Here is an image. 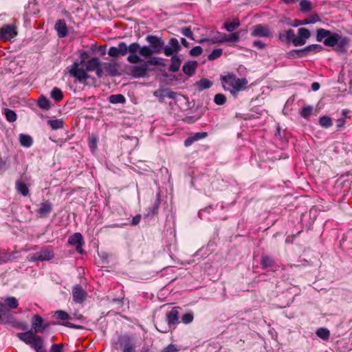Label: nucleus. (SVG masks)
Segmentation results:
<instances>
[{
  "label": "nucleus",
  "mask_w": 352,
  "mask_h": 352,
  "mask_svg": "<svg viewBox=\"0 0 352 352\" xmlns=\"http://www.w3.org/2000/svg\"><path fill=\"white\" fill-rule=\"evenodd\" d=\"M87 56L86 52H81L80 61L79 63L76 61L67 68L69 75L75 77L80 82H85L89 78L88 72H96L99 78L102 75L100 60L96 57H93L87 60L85 63V69L83 68Z\"/></svg>",
  "instance_id": "f257e3e1"
},
{
  "label": "nucleus",
  "mask_w": 352,
  "mask_h": 352,
  "mask_svg": "<svg viewBox=\"0 0 352 352\" xmlns=\"http://www.w3.org/2000/svg\"><path fill=\"white\" fill-rule=\"evenodd\" d=\"M316 41L323 42L325 46L334 47L338 54L345 53L350 43L349 38L324 28L316 30Z\"/></svg>",
  "instance_id": "f03ea898"
},
{
  "label": "nucleus",
  "mask_w": 352,
  "mask_h": 352,
  "mask_svg": "<svg viewBox=\"0 0 352 352\" xmlns=\"http://www.w3.org/2000/svg\"><path fill=\"white\" fill-rule=\"evenodd\" d=\"M146 41L149 43V46H140L138 43H132L130 50L131 52H139L140 55L144 57H150L153 54H160L162 52L164 42L161 37L155 35H148Z\"/></svg>",
  "instance_id": "7ed1b4c3"
},
{
  "label": "nucleus",
  "mask_w": 352,
  "mask_h": 352,
  "mask_svg": "<svg viewBox=\"0 0 352 352\" xmlns=\"http://www.w3.org/2000/svg\"><path fill=\"white\" fill-rule=\"evenodd\" d=\"M220 79L224 89L229 91L234 97L236 96L239 91L245 88L248 82L245 78H239L233 74L221 76Z\"/></svg>",
  "instance_id": "20e7f679"
},
{
  "label": "nucleus",
  "mask_w": 352,
  "mask_h": 352,
  "mask_svg": "<svg viewBox=\"0 0 352 352\" xmlns=\"http://www.w3.org/2000/svg\"><path fill=\"white\" fill-rule=\"evenodd\" d=\"M19 306L18 300L14 296H8L0 301V322L8 323L13 320L12 309Z\"/></svg>",
  "instance_id": "39448f33"
},
{
  "label": "nucleus",
  "mask_w": 352,
  "mask_h": 352,
  "mask_svg": "<svg viewBox=\"0 0 352 352\" xmlns=\"http://www.w3.org/2000/svg\"><path fill=\"white\" fill-rule=\"evenodd\" d=\"M131 43L127 46L124 42H120L117 47H111L109 49L108 54L112 57H118L125 56L129 52V55L127 57V60L130 63H138L141 61L140 57L136 54L137 52H131Z\"/></svg>",
  "instance_id": "423d86ee"
},
{
  "label": "nucleus",
  "mask_w": 352,
  "mask_h": 352,
  "mask_svg": "<svg viewBox=\"0 0 352 352\" xmlns=\"http://www.w3.org/2000/svg\"><path fill=\"white\" fill-rule=\"evenodd\" d=\"M17 36V27L15 23L3 25L0 28V40L10 41Z\"/></svg>",
  "instance_id": "0eeeda50"
},
{
  "label": "nucleus",
  "mask_w": 352,
  "mask_h": 352,
  "mask_svg": "<svg viewBox=\"0 0 352 352\" xmlns=\"http://www.w3.org/2000/svg\"><path fill=\"white\" fill-rule=\"evenodd\" d=\"M54 256V254L52 249L45 248L28 256V261L31 262L49 261Z\"/></svg>",
  "instance_id": "6e6552de"
},
{
  "label": "nucleus",
  "mask_w": 352,
  "mask_h": 352,
  "mask_svg": "<svg viewBox=\"0 0 352 352\" xmlns=\"http://www.w3.org/2000/svg\"><path fill=\"white\" fill-rule=\"evenodd\" d=\"M311 36L310 31L305 28H300L298 30V34L294 36L293 45L296 47L301 46L307 43V39Z\"/></svg>",
  "instance_id": "1a4fd4ad"
},
{
  "label": "nucleus",
  "mask_w": 352,
  "mask_h": 352,
  "mask_svg": "<svg viewBox=\"0 0 352 352\" xmlns=\"http://www.w3.org/2000/svg\"><path fill=\"white\" fill-rule=\"evenodd\" d=\"M181 50V46L176 38H171L167 45L164 46L162 52L166 56H172L178 53Z\"/></svg>",
  "instance_id": "9d476101"
},
{
  "label": "nucleus",
  "mask_w": 352,
  "mask_h": 352,
  "mask_svg": "<svg viewBox=\"0 0 352 352\" xmlns=\"http://www.w3.org/2000/svg\"><path fill=\"white\" fill-rule=\"evenodd\" d=\"M272 31L267 25L257 24L254 26L251 35L254 37L270 38L272 36Z\"/></svg>",
  "instance_id": "9b49d317"
},
{
  "label": "nucleus",
  "mask_w": 352,
  "mask_h": 352,
  "mask_svg": "<svg viewBox=\"0 0 352 352\" xmlns=\"http://www.w3.org/2000/svg\"><path fill=\"white\" fill-rule=\"evenodd\" d=\"M149 70V67H147L146 63L144 62L140 65L131 67L130 69V74L135 78H143L148 75Z\"/></svg>",
  "instance_id": "f8f14e48"
},
{
  "label": "nucleus",
  "mask_w": 352,
  "mask_h": 352,
  "mask_svg": "<svg viewBox=\"0 0 352 352\" xmlns=\"http://www.w3.org/2000/svg\"><path fill=\"white\" fill-rule=\"evenodd\" d=\"M87 297V292L80 285H76L72 289L73 300L76 303H82Z\"/></svg>",
  "instance_id": "ddd939ff"
},
{
  "label": "nucleus",
  "mask_w": 352,
  "mask_h": 352,
  "mask_svg": "<svg viewBox=\"0 0 352 352\" xmlns=\"http://www.w3.org/2000/svg\"><path fill=\"white\" fill-rule=\"evenodd\" d=\"M32 324L34 333H43L49 327L48 323H44L43 318L38 315H34L32 319Z\"/></svg>",
  "instance_id": "4468645a"
},
{
  "label": "nucleus",
  "mask_w": 352,
  "mask_h": 352,
  "mask_svg": "<svg viewBox=\"0 0 352 352\" xmlns=\"http://www.w3.org/2000/svg\"><path fill=\"white\" fill-rule=\"evenodd\" d=\"M52 211V204L49 200H45L41 203L38 208L36 210L38 216L41 218L47 217Z\"/></svg>",
  "instance_id": "2eb2a0df"
},
{
  "label": "nucleus",
  "mask_w": 352,
  "mask_h": 352,
  "mask_svg": "<svg viewBox=\"0 0 352 352\" xmlns=\"http://www.w3.org/2000/svg\"><path fill=\"white\" fill-rule=\"evenodd\" d=\"M261 265L262 269H267L274 267V272L276 271L278 266L276 265L275 261L270 256L263 255L261 258Z\"/></svg>",
  "instance_id": "dca6fc26"
},
{
  "label": "nucleus",
  "mask_w": 352,
  "mask_h": 352,
  "mask_svg": "<svg viewBox=\"0 0 352 352\" xmlns=\"http://www.w3.org/2000/svg\"><path fill=\"white\" fill-rule=\"evenodd\" d=\"M294 37V31L292 29H289L285 32L278 33V39L280 41L286 43H293Z\"/></svg>",
  "instance_id": "f3484780"
},
{
  "label": "nucleus",
  "mask_w": 352,
  "mask_h": 352,
  "mask_svg": "<svg viewBox=\"0 0 352 352\" xmlns=\"http://www.w3.org/2000/svg\"><path fill=\"white\" fill-rule=\"evenodd\" d=\"M121 346L122 347V352H135V344L128 336L122 338Z\"/></svg>",
  "instance_id": "a211bd4d"
},
{
  "label": "nucleus",
  "mask_w": 352,
  "mask_h": 352,
  "mask_svg": "<svg viewBox=\"0 0 352 352\" xmlns=\"http://www.w3.org/2000/svg\"><path fill=\"white\" fill-rule=\"evenodd\" d=\"M208 136L207 132H198L194 133L192 135L188 137L185 141H184V146L186 147L190 146L191 144H192L195 142L198 141L199 140L204 139Z\"/></svg>",
  "instance_id": "6ab92c4d"
},
{
  "label": "nucleus",
  "mask_w": 352,
  "mask_h": 352,
  "mask_svg": "<svg viewBox=\"0 0 352 352\" xmlns=\"http://www.w3.org/2000/svg\"><path fill=\"white\" fill-rule=\"evenodd\" d=\"M198 63L195 60H189L184 63L182 67V70L184 74L191 76L195 72L197 67Z\"/></svg>",
  "instance_id": "aec40b11"
},
{
  "label": "nucleus",
  "mask_w": 352,
  "mask_h": 352,
  "mask_svg": "<svg viewBox=\"0 0 352 352\" xmlns=\"http://www.w3.org/2000/svg\"><path fill=\"white\" fill-rule=\"evenodd\" d=\"M55 29L59 37L63 38L67 34V27L65 20L59 19L55 24Z\"/></svg>",
  "instance_id": "412c9836"
},
{
  "label": "nucleus",
  "mask_w": 352,
  "mask_h": 352,
  "mask_svg": "<svg viewBox=\"0 0 352 352\" xmlns=\"http://www.w3.org/2000/svg\"><path fill=\"white\" fill-rule=\"evenodd\" d=\"M17 337L28 344H30L34 342L36 335L34 334L32 331H28L24 333H17Z\"/></svg>",
  "instance_id": "4be33fe9"
},
{
  "label": "nucleus",
  "mask_w": 352,
  "mask_h": 352,
  "mask_svg": "<svg viewBox=\"0 0 352 352\" xmlns=\"http://www.w3.org/2000/svg\"><path fill=\"white\" fill-rule=\"evenodd\" d=\"M182 64V59L180 57L175 54L170 58V65L168 67V70L171 72H177L179 71Z\"/></svg>",
  "instance_id": "5701e85b"
},
{
  "label": "nucleus",
  "mask_w": 352,
  "mask_h": 352,
  "mask_svg": "<svg viewBox=\"0 0 352 352\" xmlns=\"http://www.w3.org/2000/svg\"><path fill=\"white\" fill-rule=\"evenodd\" d=\"M226 38V34L221 33L219 32H217L216 35L212 37L211 38H201L200 41H199V43H203L206 41H209L213 44L214 43H223L225 42Z\"/></svg>",
  "instance_id": "b1692460"
},
{
  "label": "nucleus",
  "mask_w": 352,
  "mask_h": 352,
  "mask_svg": "<svg viewBox=\"0 0 352 352\" xmlns=\"http://www.w3.org/2000/svg\"><path fill=\"white\" fill-rule=\"evenodd\" d=\"M178 308H172V309L166 314L168 324H175L178 323Z\"/></svg>",
  "instance_id": "393cba45"
},
{
  "label": "nucleus",
  "mask_w": 352,
  "mask_h": 352,
  "mask_svg": "<svg viewBox=\"0 0 352 352\" xmlns=\"http://www.w3.org/2000/svg\"><path fill=\"white\" fill-rule=\"evenodd\" d=\"M323 47L318 44H311L306 46L303 48L304 53L305 54V56H308L309 54H316L320 52L323 50Z\"/></svg>",
  "instance_id": "a878e982"
},
{
  "label": "nucleus",
  "mask_w": 352,
  "mask_h": 352,
  "mask_svg": "<svg viewBox=\"0 0 352 352\" xmlns=\"http://www.w3.org/2000/svg\"><path fill=\"white\" fill-rule=\"evenodd\" d=\"M32 347L35 350L36 352H46V350L43 346V340L41 337L36 336L34 342L31 344Z\"/></svg>",
  "instance_id": "bb28decb"
},
{
  "label": "nucleus",
  "mask_w": 352,
  "mask_h": 352,
  "mask_svg": "<svg viewBox=\"0 0 352 352\" xmlns=\"http://www.w3.org/2000/svg\"><path fill=\"white\" fill-rule=\"evenodd\" d=\"M15 188L19 193L24 197H26L29 195V189L28 186L20 180L16 181Z\"/></svg>",
  "instance_id": "cd10ccee"
},
{
  "label": "nucleus",
  "mask_w": 352,
  "mask_h": 352,
  "mask_svg": "<svg viewBox=\"0 0 352 352\" xmlns=\"http://www.w3.org/2000/svg\"><path fill=\"white\" fill-rule=\"evenodd\" d=\"M240 25L239 19L238 18H234L232 21H226L224 23V28L228 32H233Z\"/></svg>",
  "instance_id": "c85d7f7f"
},
{
  "label": "nucleus",
  "mask_w": 352,
  "mask_h": 352,
  "mask_svg": "<svg viewBox=\"0 0 352 352\" xmlns=\"http://www.w3.org/2000/svg\"><path fill=\"white\" fill-rule=\"evenodd\" d=\"M68 243L70 245H78L83 243V238L80 233L76 232L71 235L68 239Z\"/></svg>",
  "instance_id": "c756f323"
},
{
  "label": "nucleus",
  "mask_w": 352,
  "mask_h": 352,
  "mask_svg": "<svg viewBox=\"0 0 352 352\" xmlns=\"http://www.w3.org/2000/svg\"><path fill=\"white\" fill-rule=\"evenodd\" d=\"M19 141L21 146L24 147H30L33 143L32 138L29 135L21 134Z\"/></svg>",
  "instance_id": "7c9ffc66"
},
{
  "label": "nucleus",
  "mask_w": 352,
  "mask_h": 352,
  "mask_svg": "<svg viewBox=\"0 0 352 352\" xmlns=\"http://www.w3.org/2000/svg\"><path fill=\"white\" fill-rule=\"evenodd\" d=\"M305 56L303 49L294 50L288 52L286 54V57L288 58H296Z\"/></svg>",
  "instance_id": "2f4dec72"
},
{
  "label": "nucleus",
  "mask_w": 352,
  "mask_h": 352,
  "mask_svg": "<svg viewBox=\"0 0 352 352\" xmlns=\"http://www.w3.org/2000/svg\"><path fill=\"white\" fill-rule=\"evenodd\" d=\"M196 85L198 89L202 91L204 89L210 88L212 85V83L207 78H202L198 81Z\"/></svg>",
  "instance_id": "473e14b6"
},
{
  "label": "nucleus",
  "mask_w": 352,
  "mask_h": 352,
  "mask_svg": "<svg viewBox=\"0 0 352 352\" xmlns=\"http://www.w3.org/2000/svg\"><path fill=\"white\" fill-rule=\"evenodd\" d=\"M47 124L54 130L61 129L64 126V122L61 119L50 120L47 121Z\"/></svg>",
  "instance_id": "72a5a7b5"
},
{
  "label": "nucleus",
  "mask_w": 352,
  "mask_h": 352,
  "mask_svg": "<svg viewBox=\"0 0 352 352\" xmlns=\"http://www.w3.org/2000/svg\"><path fill=\"white\" fill-rule=\"evenodd\" d=\"M348 113L349 111L346 109H343L342 111V117L336 120V126L338 129L344 127V126L345 125L346 115Z\"/></svg>",
  "instance_id": "f704fd0d"
},
{
  "label": "nucleus",
  "mask_w": 352,
  "mask_h": 352,
  "mask_svg": "<svg viewBox=\"0 0 352 352\" xmlns=\"http://www.w3.org/2000/svg\"><path fill=\"white\" fill-rule=\"evenodd\" d=\"M316 334L320 338H321L324 340H327L329 339V338L330 336V331L327 329L322 327V328H319L316 331Z\"/></svg>",
  "instance_id": "c9c22d12"
},
{
  "label": "nucleus",
  "mask_w": 352,
  "mask_h": 352,
  "mask_svg": "<svg viewBox=\"0 0 352 352\" xmlns=\"http://www.w3.org/2000/svg\"><path fill=\"white\" fill-rule=\"evenodd\" d=\"M109 100L112 104H119V103H124L125 102V98L122 94H114L111 95L109 98Z\"/></svg>",
  "instance_id": "e433bc0d"
},
{
  "label": "nucleus",
  "mask_w": 352,
  "mask_h": 352,
  "mask_svg": "<svg viewBox=\"0 0 352 352\" xmlns=\"http://www.w3.org/2000/svg\"><path fill=\"white\" fill-rule=\"evenodd\" d=\"M172 92H166V90H157L154 92V96L162 101L165 97L172 98Z\"/></svg>",
  "instance_id": "4c0bfd02"
},
{
  "label": "nucleus",
  "mask_w": 352,
  "mask_h": 352,
  "mask_svg": "<svg viewBox=\"0 0 352 352\" xmlns=\"http://www.w3.org/2000/svg\"><path fill=\"white\" fill-rule=\"evenodd\" d=\"M51 97L56 101H60L63 98V94L60 89L54 87L51 91Z\"/></svg>",
  "instance_id": "58836bf2"
},
{
  "label": "nucleus",
  "mask_w": 352,
  "mask_h": 352,
  "mask_svg": "<svg viewBox=\"0 0 352 352\" xmlns=\"http://www.w3.org/2000/svg\"><path fill=\"white\" fill-rule=\"evenodd\" d=\"M148 58L149 59L145 61V63H146L147 67H148L149 65L158 66L162 65L161 58L151 56Z\"/></svg>",
  "instance_id": "ea45409f"
},
{
  "label": "nucleus",
  "mask_w": 352,
  "mask_h": 352,
  "mask_svg": "<svg viewBox=\"0 0 352 352\" xmlns=\"http://www.w3.org/2000/svg\"><path fill=\"white\" fill-rule=\"evenodd\" d=\"M319 124L324 128H329L332 125L331 118L329 116H323L319 118Z\"/></svg>",
  "instance_id": "a19ab883"
},
{
  "label": "nucleus",
  "mask_w": 352,
  "mask_h": 352,
  "mask_svg": "<svg viewBox=\"0 0 352 352\" xmlns=\"http://www.w3.org/2000/svg\"><path fill=\"white\" fill-rule=\"evenodd\" d=\"M300 9L302 12H309L311 8V3L308 0H302L299 3Z\"/></svg>",
  "instance_id": "79ce46f5"
},
{
  "label": "nucleus",
  "mask_w": 352,
  "mask_h": 352,
  "mask_svg": "<svg viewBox=\"0 0 352 352\" xmlns=\"http://www.w3.org/2000/svg\"><path fill=\"white\" fill-rule=\"evenodd\" d=\"M240 38V32H236L232 33L230 35L226 34L225 42H231V43H236L239 41Z\"/></svg>",
  "instance_id": "37998d69"
},
{
  "label": "nucleus",
  "mask_w": 352,
  "mask_h": 352,
  "mask_svg": "<svg viewBox=\"0 0 352 352\" xmlns=\"http://www.w3.org/2000/svg\"><path fill=\"white\" fill-rule=\"evenodd\" d=\"M223 54V50L221 48H217L213 50L211 53H210L208 56V59L209 60H214L219 57H220Z\"/></svg>",
  "instance_id": "c03bdc74"
},
{
  "label": "nucleus",
  "mask_w": 352,
  "mask_h": 352,
  "mask_svg": "<svg viewBox=\"0 0 352 352\" xmlns=\"http://www.w3.org/2000/svg\"><path fill=\"white\" fill-rule=\"evenodd\" d=\"M312 111H313V107L311 106H309V105L304 106L301 109V110L300 111V114L302 118H307L311 114Z\"/></svg>",
  "instance_id": "a18cd8bd"
},
{
  "label": "nucleus",
  "mask_w": 352,
  "mask_h": 352,
  "mask_svg": "<svg viewBox=\"0 0 352 352\" xmlns=\"http://www.w3.org/2000/svg\"><path fill=\"white\" fill-rule=\"evenodd\" d=\"M5 116L7 120L10 122H14L17 118L16 113L14 111L8 109L5 110Z\"/></svg>",
  "instance_id": "49530a36"
},
{
  "label": "nucleus",
  "mask_w": 352,
  "mask_h": 352,
  "mask_svg": "<svg viewBox=\"0 0 352 352\" xmlns=\"http://www.w3.org/2000/svg\"><path fill=\"white\" fill-rule=\"evenodd\" d=\"M38 105L43 109H47L50 108V101L45 97H40L38 100Z\"/></svg>",
  "instance_id": "de8ad7c7"
},
{
  "label": "nucleus",
  "mask_w": 352,
  "mask_h": 352,
  "mask_svg": "<svg viewBox=\"0 0 352 352\" xmlns=\"http://www.w3.org/2000/svg\"><path fill=\"white\" fill-rule=\"evenodd\" d=\"M54 316L60 320H66L70 319L69 315L65 311L58 310L54 312Z\"/></svg>",
  "instance_id": "09e8293b"
},
{
  "label": "nucleus",
  "mask_w": 352,
  "mask_h": 352,
  "mask_svg": "<svg viewBox=\"0 0 352 352\" xmlns=\"http://www.w3.org/2000/svg\"><path fill=\"white\" fill-rule=\"evenodd\" d=\"M159 206H160V201L157 200V201H156V202L152 207H151L148 209V212L146 214V217L153 216V215L156 214L158 212Z\"/></svg>",
  "instance_id": "8fccbe9b"
},
{
  "label": "nucleus",
  "mask_w": 352,
  "mask_h": 352,
  "mask_svg": "<svg viewBox=\"0 0 352 352\" xmlns=\"http://www.w3.org/2000/svg\"><path fill=\"white\" fill-rule=\"evenodd\" d=\"M193 318H194V316H193L192 313H191V312L186 313L182 316V322L186 324H190L192 322Z\"/></svg>",
  "instance_id": "3c124183"
},
{
  "label": "nucleus",
  "mask_w": 352,
  "mask_h": 352,
  "mask_svg": "<svg viewBox=\"0 0 352 352\" xmlns=\"http://www.w3.org/2000/svg\"><path fill=\"white\" fill-rule=\"evenodd\" d=\"M226 96L222 94L215 95L214 102L218 105H222L226 102Z\"/></svg>",
  "instance_id": "603ef678"
},
{
  "label": "nucleus",
  "mask_w": 352,
  "mask_h": 352,
  "mask_svg": "<svg viewBox=\"0 0 352 352\" xmlns=\"http://www.w3.org/2000/svg\"><path fill=\"white\" fill-rule=\"evenodd\" d=\"M203 50L200 46H195L190 50V54L192 56H197L201 54Z\"/></svg>",
  "instance_id": "864d4df0"
},
{
  "label": "nucleus",
  "mask_w": 352,
  "mask_h": 352,
  "mask_svg": "<svg viewBox=\"0 0 352 352\" xmlns=\"http://www.w3.org/2000/svg\"><path fill=\"white\" fill-rule=\"evenodd\" d=\"M182 34L190 39H194L192 32L191 31V29L190 28H183L182 29Z\"/></svg>",
  "instance_id": "5fc2aeb1"
},
{
  "label": "nucleus",
  "mask_w": 352,
  "mask_h": 352,
  "mask_svg": "<svg viewBox=\"0 0 352 352\" xmlns=\"http://www.w3.org/2000/svg\"><path fill=\"white\" fill-rule=\"evenodd\" d=\"M63 345L62 344H52L50 349V352H63Z\"/></svg>",
  "instance_id": "6e6d98bb"
},
{
  "label": "nucleus",
  "mask_w": 352,
  "mask_h": 352,
  "mask_svg": "<svg viewBox=\"0 0 352 352\" xmlns=\"http://www.w3.org/2000/svg\"><path fill=\"white\" fill-rule=\"evenodd\" d=\"M178 349L175 344H170L164 349H163L161 352H177Z\"/></svg>",
  "instance_id": "4d7b16f0"
},
{
  "label": "nucleus",
  "mask_w": 352,
  "mask_h": 352,
  "mask_svg": "<svg viewBox=\"0 0 352 352\" xmlns=\"http://www.w3.org/2000/svg\"><path fill=\"white\" fill-rule=\"evenodd\" d=\"M89 146L91 150H95L97 147V138L91 137L89 140Z\"/></svg>",
  "instance_id": "13d9d810"
},
{
  "label": "nucleus",
  "mask_w": 352,
  "mask_h": 352,
  "mask_svg": "<svg viewBox=\"0 0 352 352\" xmlns=\"http://www.w3.org/2000/svg\"><path fill=\"white\" fill-rule=\"evenodd\" d=\"M306 19L309 22V24L315 23L320 21V19L318 14H313Z\"/></svg>",
  "instance_id": "bf43d9fd"
},
{
  "label": "nucleus",
  "mask_w": 352,
  "mask_h": 352,
  "mask_svg": "<svg viewBox=\"0 0 352 352\" xmlns=\"http://www.w3.org/2000/svg\"><path fill=\"white\" fill-rule=\"evenodd\" d=\"M253 46L258 49L263 50L266 47V44L261 41L257 40L253 42Z\"/></svg>",
  "instance_id": "052dcab7"
},
{
  "label": "nucleus",
  "mask_w": 352,
  "mask_h": 352,
  "mask_svg": "<svg viewBox=\"0 0 352 352\" xmlns=\"http://www.w3.org/2000/svg\"><path fill=\"white\" fill-rule=\"evenodd\" d=\"M10 260V256L7 253H0V265Z\"/></svg>",
  "instance_id": "680f3d73"
},
{
  "label": "nucleus",
  "mask_w": 352,
  "mask_h": 352,
  "mask_svg": "<svg viewBox=\"0 0 352 352\" xmlns=\"http://www.w3.org/2000/svg\"><path fill=\"white\" fill-rule=\"evenodd\" d=\"M307 24H309V22L307 21V20L306 19H303V20L296 19L294 21L293 25L296 27V26L307 25Z\"/></svg>",
  "instance_id": "e2e57ef3"
},
{
  "label": "nucleus",
  "mask_w": 352,
  "mask_h": 352,
  "mask_svg": "<svg viewBox=\"0 0 352 352\" xmlns=\"http://www.w3.org/2000/svg\"><path fill=\"white\" fill-rule=\"evenodd\" d=\"M140 219H141V215L140 214H137L135 217H134L133 218L131 224L133 226L138 225L140 223Z\"/></svg>",
  "instance_id": "0e129e2a"
},
{
  "label": "nucleus",
  "mask_w": 352,
  "mask_h": 352,
  "mask_svg": "<svg viewBox=\"0 0 352 352\" xmlns=\"http://www.w3.org/2000/svg\"><path fill=\"white\" fill-rule=\"evenodd\" d=\"M311 89L313 91H318L320 89V84L317 82H314L311 84Z\"/></svg>",
  "instance_id": "69168bd1"
},
{
  "label": "nucleus",
  "mask_w": 352,
  "mask_h": 352,
  "mask_svg": "<svg viewBox=\"0 0 352 352\" xmlns=\"http://www.w3.org/2000/svg\"><path fill=\"white\" fill-rule=\"evenodd\" d=\"M64 326L65 327H71V328H75V329H79L80 327L79 326H77V325H75V324H73L69 322H65L63 324Z\"/></svg>",
  "instance_id": "338daca9"
},
{
  "label": "nucleus",
  "mask_w": 352,
  "mask_h": 352,
  "mask_svg": "<svg viewBox=\"0 0 352 352\" xmlns=\"http://www.w3.org/2000/svg\"><path fill=\"white\" fill-rule=\"evenodd\" d=\"M83 243H81V244H78V245H76V251L80 253V254H82L83 250H82V245Z\"/></svg>",
  "instance_id": "774afa93"
}]
</instances>
